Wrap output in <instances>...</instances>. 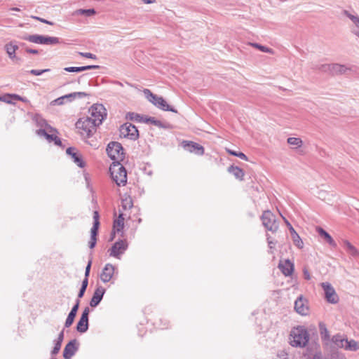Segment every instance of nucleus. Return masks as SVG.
<instances>
[{
    "instance_id": "obj_1",
    "label": "nucleus",
    "mask_w": 359,
    "mask_h": 359,
    "mask_svg": "<svg viewBox=\"0 0 359 359\" xmlns=\"http://www.w3.org/2000/svg\"><path fill=\"white\" fill-rule=\"evenodd\" d=\"M89 116L80 118L76 123L81 136L89 138L107 116L106 109L101 104H95L89 109Z\"/></svg>"
},
{
    "instance_id": "obj_2",
    "label": "nucleus",
    "mask_w": 359,
    "mask_h": 359,
    "mask_svg": "<svg viewBox=\"0 0 359 359\" xmlns=\"http://www.w3.org/2000/svg\"><path fill=\"white\" fill-rule=\"evenodd\" d=\"M290 344L293 347H305L309 340V334L304 326L294 327L290 334Z\"/></svg>"
},
{
    "instance_id": "obj_3",
    "label": "nucleus",
    "mask_w": 359,
    "mask_h": 359,
    "mask_svg": "<svg viewBox=\"0 0 359 359\" xmlns=\"http://www.w3.org/2000/svg\"><path fill=\"white\" fill-rule=\"evenodd\" d=\"M112 180L118 186H124L127 182V172L119 162H113L109 168Z\"/></svg>"
},
{
    "instance_id": "obj_4",
    "label": "nucleus",
    "mask_w": 359,
    "mask_h": 359,
    "mask_svg": "<svg viewBox=\"0 0 359 359\" xmlns=\"http://www.w3.org/2000/svg\"><path fill=\"white\" fill-rule=\"evenodd\" d=\"M20 39L31 43L41 45H56L60 43V39L55 36L39 34H25L19 36Z\"/></svg>"
},
{
    "instance_id": "obj_5",
    "label": "nucleus",
    "mask_w": 359,
    "mask_h": 359,
    "mask_svg": "<svg viewBox=\"0 0 359 359\" xmlns=\"http://www.w3.org/2000/svg\"><path fill=\"white\" fill-rule=\"evenodd\" d=\"M317 69L332 76H336L344 74L348 70H350L351 69L344 65L332 63L316 65V70Z\"/></svg>"
},
{
    "instance_id": "obj_6",
    "label": "nucleus",
    "mask_w": 359,
    "mask_h": 359,
    "mask_svg": "<svg viewBox=\"0 0 359 359\" xmlns=\"http://www.w3.org/2000/svg\"><path fill=\"white\" fill-rule=\"evenodd\" d=\"M143 92L147 99L156 107L163 111L177 112V111L173 107H170L162 97L152 93L149 89H144Z\"/></svg>"
},
{
    "instance_id": "obj_7",
    "label": "nucleus",
    "mask_w": 359,
    "mask_h": 359,
    "mask_svg": "<svg viewBox=\"0 0 359 359\" xmlns=\"http://www.w3.org/2000/svg\"><path fill=\"white\" fill-rule=\"evenodd\" d=\"M108 156L114 162H119L124 158V152L122 145L117 142H110L107 148Z\"/></svg>"
},
{
    "instance_id": "obj_8",
    "label": "nucleus",
    "mask_w": 359,
    "mask_h": 359,
    "mask_svg": "<svg viewBox=\"0 0 359 359\" xmlns=\"http://www.w3.org/2000/svg\"><path fill=\"white\" fill-rule=\"evenodd\" d=\"M36 135L46 140L49 143L54 142L57 146H61L62 142L57 137V131L53 127H48L47 129H39L36 131Z\"/></svg>"
},
{
    "instance_id": "obj_9",
    "label": "nucleus",
    "mask_w": 359,
    "mask_h": 359,
    "mask_svg": "<svg viewBox=\"0 0 359 359\" xmlns=\"http://www.w3.org/2000/svg\"><path fill=\"white\" fill-rule=\"evenodd\" d=\"M323 290V297L325 301L331 304H337L339 302V297L334 287L328 282L320 283Z\"/></svg>"
},
{
    "instance_id": "obj_10",
    "label": "nucleus",
    "mask_w": 359,
    "mask_h": 359,
    "mask_svg": "<svg viewBox=\"0 0 359 359\" xmlns=\"http://www.w3.org/2000/svg\"><path fill=\"white\" fill-rule=\"evenodd\" d=\"M341 14L351 21L350 31L353 35L359 39V15L354 11L350 12L345 9L341 11Z\"/></svg>"
},
{
    "instance_id": "obj_11",
    "label": "nucleus",
    "mask_w": 359,
    "mask_h": 359,
    "mask_svg": "<svg viewBox=\"0 0 359 359\" xmlns=\"http://www.w3.org/2000/svg\"><path fill=\"white\" fill-rule=\"evenodd\" d=\"M262 221L263 225L269 231L275 232L278 228V224L276 220V217L271 211H264L263 212Z\"/></svg>"
},
{
    "instance_id": "obj_12",
    "label": "nucleus",
    "mask_w": 359,
    "mask_h": 359,
    "mask_svg": "<svg viewBox=\"0 0 359 359\" xmlns=\"http://www.w3.org/2000/svg\"><path fill=\"white\" fill-rule=\"evenodd\" d=\"M128 246L126 240H119L115 242L111 249H109V255L120 259V256L125 252Z\"/></svg>"
},
{
    "instance_id": "obj_13",
    "label": "nucleus",
    "mask_w": 359,
    "mask_h": 359,
    "mask_svg": "<svg viewBox=\"0 0 359 359\" xmlns=\"http://www.w3.org/2000/svg\"><path fill=\"white\" fill-rule=\"evenodd\" d=\"M100 215L97 211H94L93 212V225L91 228L90 231V241L89 242V248H93L96 245L97 241V235L98 232V229L100 226V221H99Z\"/></svg>"
},
{
    "instance_id": "obj_14",
    "label": "nucleus",
    "mask_w": 359,
    "mask_h": 359,
    "mask_svg": "<svg viewBox=\"0 0 359 359\" xmlns=\"http://www.w3.org/2000/svg\"><path fill=\"white\" fill-rule=\"evenodd\" d=\"M316 232L318 233L319 241L328 244L330 247L336 248L337 245L328 232L320 226H316Z\"/></svg>"
},
{
    "instance_id": "obj_15",
    "label": "nucleus",
    "mask_w": 359,
    "mask_h": 359,
    "mask_svg": "<svg viewBox=\"0 0 359 359\" xmlns=\"http://www.w3.org/2000/svg\"><path fill=\"white\" fill-rule=\"evenodd\" d=\"M121 133L130 140H136L139 136L137 128L130 123H126L121 126Z\"/></svg>"
},
{
    "instance_id": "obj_16",
    "label": "nucleus",
    "mask_w": 359,
    "mask_h": 359,
    "mask_svg": "<svg viewBox=\"0 0 359 359\" xmlns=\"http://www.w3.org/2000/svg\"><path fill=\"white\" fill-rule=\"evenodd\" d=\"M90 309L86 307L83 311L81 316L77 323L76 330L80 333L86 332L88 329V315Z\"/></svg>"
},
{
    "instance_id": "obj_17",
    "label": "nucleus",
    "mask_w": 359,
    "mask_h": 359,
    "mask_svg": "<svg viewBox=\"0 0 359 359\" xmlns=\"http://www.w3.org/2000/svg\"><path fill=\"white\" fill-rule=\"evenodd\" d=\"M115 270L116 267L111 264H105L100 275V280L104 283L109 282L114 276Z\"/></svg>"
},
{
    "instance_id": "obj_18",
    "label": "nucleus",
    "mask_w": 359,
    "mask_h": 359,
    "mask_svg": "<svg viewBox=\"0 0 359 359\" xmlns=\"http://www.w3.org/2000/svg\"><path fill=\"white\" fill-rule=\"evenodd\" d=\"M182 146L186 150L191 153H194L197 155H203L204 154V148L196 142L184 141Z\"/></svg>"
},
{
    "instance_id": "obj_19",
    "label": "nucleus",
    "mask_w": 359,
    "mask_h": 359,
    "mask_svg": "<svg viewBox=\"0 0 359 359\" xmlns=\"http://www.w3.org/2000/svg\"><path fill=\"white\" fill-rule=\"evenodd\" d=\"M66 153L69 155L73 161L80 168L84 167V163L82 160L81 154L74 147H69L66 150Z\"/></svg>"
},
{
    "instance_id": "obj_20",
    "label": "nucleus",
    "mask_w": 359,
    "mask_h": 359,
    "mask_svg": "<svg viewBox=\"0 0 359 359\" xmlns=\"http://www.w3.org/2000/svg\"><path fill=\"white\" fill-rule=\"evenodd\" d=\"M78 346L76 339L70 341L65 347L63 357L65 359H70L77 351Z\"/></svg>"
},
{
    "instance_id": "obj_21",
    "label": "nucleus",
    "mask_w": 359,
    "mask_h": 359,
    "mask_svg": "<svg viewBox=\"0 0 359 359\" xmlns=\"http://www.w3.org/2000/svg\"><path fill=\"white\" fill-rule=\"evenodd\" d=\"M105 289L103 287H97L95 289L93 295L90 301V306L91 307H96L102 301Z\"/></svg>"
},
{
    "instance_id": "obj_22",
    "label": "nucleus",
    "mask_w": 359,
    "mask_h": 359,
    "mask_svg": "<svg viewBox=\"0 0 359 359\" xmlns=\"http://www.w3.org/2000/svg\"><path fill=\"white\" fill-rule=\"evenodd\" d=\"M295 311L302 316H306L309 312L306 300L302 297H299L294 302Z\"/></svg>"
},
{
    "instance_id": "obj_23",
    "label": "nucleus",
    "mask_w": 359,
    "mask_h": 359,
    "mask_svg": "<svg viewBox=\"0 0 359 359\" xmlns=\"http://www.w3.org/2000/svg\"><path fill=\"white\" fill-rule=\"evenodd\" d=\"M79 304H80V300L76 299L75 304L72 308V309H71L70 312L69 313L68 316L66 319V321L65 323V327H70L72 325V323H74V318L76 316L78 309L79 308Z\"/></svg>"
},
{
    "instance_id": "obj_24",
    "label": "nucleus",
    "mask_w": 359,
    "mask_h": 359,
    "mask_svg": "<svg viewBox=\"0 0 359 359\" xmlns=\"http://www.w3.org/2000/svg\"><path fill=\"white\" fill-rule=\"evenodd\" d=\"M278 267L282 273L286 276H290L294 270L293 264L288 259L285 260L284 262H280Z\"/></svg>"
},
{
    "instance_id": "obj_25",
    "label": "nucleus",
    "mask_w": 359,
    "mask_h": 359,
    "mask_svg": "<svg viewBox=\"0 0 359 359\" xmlns=\"http://www.w3.org/2000/svg\"><path fill=\"white\" fill-rule=\"evenodd\" d=\"M348 339L343 334H337L332 338V343L338 348H343L345 349Z\"/></svg>"
},
{
    "instance_id": "obj_26",
    "label": "nucleus",
    "mask_w": 359,
    "mask_h": 359,
    "mask_svg": "<svg viewBox=\"0 0 359 359\" xmlns=\"http://www.w3.org/2000/svg\"><path fill=\"white\" fill-rule=\"evenodd\" d=\"M19 48L15 42L11 41L5 45V50L10 59L14 60L16 58L15 52Z\"/></svg>"
},
{
    "instance_id": "obj_27",
    "label": "nucleus",
    "mask_w": 359,
    "mask_h": 359,
    "mask_svg": "<svg viewBox=\"0 0 359 359\" xmlns=\"http://www.w3.org/2000/svg\"><path fill=\"white\" fill-rule=\"evenodd\" d=\"M98 65H88V66H83V67H65L64 69L65 71L68 72H81L86 70L89 69H98Z\"/></svg>"
},
{
    "instance_id": "obj_28",
    "label": "nucleus",
    "mask_w": 359,
    "mask_h": 359,
    "mask_svg": "<svg viewBox=\"0 0 359 359\" xmlns=\"http://www.w3.org/2000/svg\"><path fill=\"white\" fill-rule=\"evenodd\" d=\"M124 227V218L123 213H120L118 217L114 220L113 229L114 232H122Z\"/></svg>"
},
{
    "instance_id": "obj_29",
    "label": "nucleus",
    "mask_w": 359,
    "mask_h": 359,
    "mask_svg": "<svg viewBox=\"0 0 359 359\" xmlns=\"http://www.w3.org/2000/svg\"><path fill=\"white\" fill-rule=\"evenodd\" d=\"M343 246L346 249V252L353 257L359 256V252L348 241H343Z\"/></svg>"
},
{
    "instance_id": "obj_30",
    "label": "nucleus",
    "mask_w": 359,
    "mask_h": 359,
    "mask_svg": "<svg viewBox=\"0 0 359 359\" xmlns=\"http://www.w3.org/2000/svg\"><path fill=\"white\" fill-rule=\"evenodd\" d=\"M88 95L87 93L84 92H74L69 94L65 95V97H66L67 102H72L75 99H81Z\"/></svg>"
},
{
    "instance_id": "obj_31",
    "label": "nucleus",
    "mask_w": 359,
    "mask_h": 359,
    "mask_svg": "<svg viewBox=\"0 0 359 359\" xmlns=\"http://www.w3.org/2000/svg\"><path fill=\"white\" fill-rule=\"evenodd\" d=\"M228 171L234 175V177L239 180H243L244 176V172L242 169L237 166H230L228 168Z\"/></svg>"
},
{
    "instance_id": "obj_32",
    "label": "nucleus",
    "mask_w": 359,
    "mask_h": 359,
    "mask_svg": "<svg viewBox=\"0 0 359 359\" xmlns=\"http://www.w3.org/2000/svg\"><path fill=\"white\" fill-rule=\"evenodd\" d=\"M144 121L147 123H149L154 126H156L158 128H168L170 126L168 123H163L161 121L157 120L154 117H149L148 118H146V120Z\"/></svg>"
},
{
    "instance_id": "obj_33",
    "label": "nucleus",
    "mask_w": 359,
    "mask_h": 359,
    "mask_svg": "<svg viewBox=\"0 0 359 359\" xmlns=\"http://www.w3.org/2000/svg\"><path fill=\"white\" fill-rule=\"evenodd\" d=\"M34 120L35 121L36 126L40 128L39 129H47L48 127H51L40 115H36Z\"/></svg>"
},
{
    "instance_id": "obj_34",
    "label": "nucleus",
    "mask_w": 359,
    "mask_h": 359,
    "mask_svg": "<svg viewBox=\"0 0 359 359\" xmlns=\"http://www.w3.org/2000/svg\"><path fill=\"white\" fill-rule=\"evenodd\" d=\"M319 330L321 338L323 341H329L330 340V334L326 327L325 324L320 322L319 323Z\"/></svg>"
},
{
    "instance_id": "obj_35",
    "label": "nucleus",
    "mask_w": 359,
    "mask_h": 359,
    "mask_svg": "<svg viewBox=\"0 0 359 359\" xmlns=\"http://www.w3.org/2000/svg\"><path fill=\"white\" fill-rule=\"evenodd\" d=\"M96 13V11L94 8L89 9H78L75 11L74 15H86V16H92Z\"/></svg>"
},
{
    "instance_id": "obj_36",
    "label": "nucleus",
    "mask_w": 359,
    "mask_h": 359,
    "mask_svg": "<svg viewBox=\"0 0 359 359\" xmlns=\"http://www.w3.org/2000/svg\"><path fill=\"white\" fill-rule=\"evenodd\" d=\"M133 206V199L130 196H126L121 200V207L124 210H129Z\"/></svg>"
},
{
    "instance_id": "obj_37",
    "label": "nucleus",
    "mask_w": 359,
    "mask_h": 359,
    "mask_svg": "<svg viewBox=\"0 0 359 359\" xmlns=\"http://www.w3.org/2000/svg\"><path fill=\"white\" fill-rule=\"evenodd\" d=\"M287 143L293 147L294 149H297L302 147V141L298 137H289L287 140Z\"/></svg>"
},
{
    "instance_id": "obj_38",
    "label": "nucleus",
    "mask_w": 359,
    "mask_h": 359,
    "mask_svg": "<svg viewBox=\"0 0 359 359\" xmlns=\"http://www.w3.org/2000/svg\"><path fill=\"white\" fill-rule=\"evenodd\" d=\"M359 349L358 343L354 339L347 340L345 350L355 351Z\"/></svg>"
},
{
    "instance_id": "obj_39",
    "label": "nucleus",
    "mask_w": 359,
    "mask_h": 359,
    "mask_svg": "<svg viewBox=\"0 0 359 359\" xmlns=\"http://www.w3.org/2000/svg\"><path fill=\"white\" fill-rule=\"evenodd\" d=\"M250 45L251 46L254 47V48H256L259 49L262 52L268 53H271V54L273 53V49H271L270 48H268L266 46L260 45L259 43H250Z\"/></svg>"
},
{
    "instance_id": "obj_40",
    "label": "nucleus",
    "mask_w": 359,
    "mask_h": 359,
    "mask_svg": "<svg viewBox=\"0 0 359 359\" xmlns=\"http://www.w3.org/2000/svg\"><path fill=\"white\" fill-rule=\"evenodd\" d=\"M15 94H6L0 96V100L8 104H15Z\"/></svg>"
},
{
    "instance_id": "obj_41",
    "label": "nucleus",
    "mask_w": 359,
    "mask_h": 359,
    "mask_svg": "<svg viewBox=\"0 0 359 359\" xmlns=\"http://www.w3.org/2000/svg\"><path fill=\"white\" fill-rule=\"evenodd\" d=\"M126 118L130 121H136L138 122L142 121V117L136 113L134 112H129L126 115Z\"/></svg>"
},
{
    "instance_id": "obj_42",
    "label": "nucleus",
    "mask_w": 359,
    "mask_h": 359,
    "mask_svg": "<svg viewBox=\"0 0 359 359\" xmlns=\"http://www.w3.org/2000/svg\"><path fill=\"white\" fill-rule=\"evenodd\" d=\"M294 244L299 248H303V242L297 233H293L292 237Z\"/></svg>"
},
{
    "instance_id": "obj_43",
    "label": "nucleus",
    "mask_w": 359,
    "mask_h": 359,
    "mask_svg": "<svg viewBox=\"0 0 359 359\" xmlns=\"http://www.w3.org/2000/svg\"><path fill=\"white\" fill-rule=\"evenodd\" d=\"M227 151L229 154H231L232 156L239 157L240 158L245 160V161L248 160L246 155L242 152H237V151H232L230 149H227Z\"/></svg>"
},
{
    "instance_id": "obj_44",
    "label": "nucleus",
    "mask_w": 359,
    "mask_h": 359,
    "mask_svg": "<svg viewBox=\"0 0 359 359\" xmlns=\"http://www.w3.org/2000/svg\"><path fill=\"white\" fill-rule=\"evenodd\" d=\"M50 69H32L30 70L29 72L33 75H35V76H40L41 74H43V73L45 72H49Z\"/></svg>"
},
{
    "instance_id": "obj_45",
    "label": "nucleus",
    "mask_w": 359,
    "mask_h": 359,
    "mask_svg": "<svg viewBox=\"0 0 359 359\" xmlns=\"http://www.w3.org/2000/svg\"><path fill=\"white\" fill-rule=\"evenodd\" d=\"M61 345L62 344L57 342L55 341V346L51 351V354L52 355H56L58 353V352L60 351V348H61Z\"/></svg>"
},
{
    "instance_id": "obj_46",
    "label": "nucleus",
    "mask_w": 359,
    "mask_h": 359,
    "mask_svg": "<svg viewBox=\"0 0 359 359\" xmlns=\"http://www.w3.org/2000/svg\"><path fill=\"white\" fill-rule=\"evenodd\" d=\"M79 55L81 56L86 57V58H90L95 60L97 58V56L91 53H79Z\"/></svg>"
},
{
    "instance_id": "obj_47",
    "label": "nucleus",
    "mask_w": 359,
    "mask_h": 359,
    "mask_svg": "<svg viewBox=\"0 0 359 359\" xmlns=\"http://www.w3.org/2000/svg\"><path fill=\"white\" fill-rule=\"evenodd\" d=\"M54 102L56 104L61 105L63 104L65 102H67L66 100V97H65V95L60 97L54 100Z\"/></svg>"
},
{
    "instance_id": "obj_48",
    "label": "nucleus",
    "mask_w": 359,
    "mask_h": 359,
    "mask_svg": "<svg viewBox=\"0 0 359 359\" xmlns=\"http://www.w3.org/2000/svg\"><path fill=\"white\" fill-rule=\"evenodd\" d=\"M91 264H92V259H90L88 261V264H87V266L86 267L85 276H86V277L89 276L90 271Z\"/></svg>"
},
{
    "instance_id": "obj_49",
    "label": "nucleus",
    "mask_w": 359,
    "mask_h": 359,
    "mask_svg": "<svg viewBox=\"0 0 359 359\" xmlns=\"http://www.w3.org/2000/svg\"><path fill=\"white\" fill-rule=\"evenodd\" d=\"M32 18L36 19V20H39V21H40V22H43V23H46V24L50 25H52L53 24L52 22H50V21H48L47 20H45L43 18H41L39 17L34 16Z\"/></svg>"
},
{
    "instance_id": "obj_50",
    "label": "nucleus",
    "mask_w": 359,
    "mask_h": 359,
    "mask_svg": "<svg viewBox=\"0 0 359 359\" xmlns=\"http://www.w3.org/2000/svg\"><path fill=\"white\" fill-rule=\"evenodd\" d=\"M14 99H15V102L16 100L22 101L23 102H27L28 101L26 97H20V95H16V94L14 95Z\"/></svg>"
},
{
    "instance_id": "obj_51",
    "label": "nucleus",
    "mask_w": 359,
    "mask_h": 359,
    "mask_svg": "<svg viewBox=\"0 0 359 359\" xmlns=\"http://www.w3.org/2000/svg\"><path fill=\"white\" fill-rule=\"evenodd\" d=\"M304 359H314V353L312 351L304 354Z\"/></svg>"
},
{
    "instance_id": "obj_52",
    "label": "nucleus",
    "mask_w": 359,
    "mask_h": 359,
    "mask_svg": "<svg viewBox=\"0 0 359 359\" xmlns=\"http://www.w3.org/2000/svg\"><path fill=\"white\" fill-rule=\"evenodd\" d=\"M88 284V277L85 276L84 279L82 281L81 287L83 288L86 289Z\"/></svg>"
},
{
    "instance_id": "obj_53",
    "label": "nucleus",
    "mask_w": 359,
    "mask_h": 359,
    "mask_svg": "<svg viewBox=\"0 0 359 359\" xmlns=\"http://www.w3.org/2000/svg\"><path fill=\"white\" fill-rule=\"evenodd\" d=\"M64 339V330L60 332V333L58 334L57 339L56 341L62 344V341Z\"/></svg>"
},
{
    "instance_id": "obj_54",
    "label": "nucleus",
    "mask_w": 359,
    "mask_h": 359,
    "mask_svg": "<svg viewBox=\"0 0 359 359\" xmlns=\"http://www.w3.org/2000/svg\"><path fill=\"white\" fill-rule=\"evenodd\" d=\"M86 290V289H85V288H83V287L80 288V290H79V294H78V299H77L79 300L80 298H82L83 297Z\"/></svg>"
},
{
    "instance_id": "obj_55",
    "label": "nucleus",
    "mask_w": 359,
    "mask_h": 359,
    "mask_svg": "<svg viewBox=\"0 0 359 359\" xmlns=\"http://www.w3.org/2000/svg\"><path fill=\"white\" fill-rule=\"evenodd\" d=\"M285 222H286L287 225L289 227V229H290V233H291V237H292L293 236V233H297V232L294 231L293 227L291 226V224L287 221L285 220Z\"/></svg>"
},
{
    "instance_id": "obj_56",
    "label": "nucleus",
    "mask_w": 359,
    "mask_h": 359,
    "mask_svg": "<svg viewBox=\"0 0 359 359\" xmlns=\"http://www.w3.org/2000/svg\"><path fill=\"white\" fill-rule=\"evenodd\" d=\"M26 52L30 54H38L39 51L36 49L26 48Z\"/></svg>"
},
{
    "instance_id": "obj_57",
    "label": "nucleus",
    "mask_w": 359,
    "mask_h": 359,
    "mask_svg": "<svg viewBox=\"0 0 359 359\" xmlns=\"http://www.w3.org/2000/svg\"><path fill=\"white\" fill-rule=\"evenodd\" d=\"M304 276L305 279L309 280L311 278L310 274L306 269L304 270Z\"/></svg>"
},
{
    "instance_id": "obj_58",
    "label": "nucleus",
    "mask_w": 359,
    "mask_h": 359,
    "mask_svg": "<svg viewBox=\"0 0 359 359\" xmlns=\"http://www.w3.org/2000/svg\"><path fill=\"white\" fill-rule=\"evenodd\" d=\"M142 1L146 4H150L154 3L156 0H142Z\"/></svg>"
},
{
    "instance_id": "obj_59",
    "label": "nucleus",
    "mask_w": 359,
    "mask_h": 359,
    "mask_svg": "<svg viewBox=\"0 0 359 359\" xmlns=\"http://www.w3.org/2000/svg\"><path fill=\"white\" fill-rule=\"evenodd\" d=\"M316 359H322L321 358V353L318 352L316 350Z\"/></svg>"
},
{
    "instance_id": "obj_60",
    "label": "nucleus",
    "mask_w": 359,
    "mask_h": 359,
    "mask_svg": "<svg viewBox=\"0 0 359 359\" xmlns=\"http://www.w3.org/2000/svg\"><path fill=\"white\" fill-rule=\"evenodd\" d=\"M268 242H269V248H273V245H272L273 244V242H272V241H269Z\"/></svg>"
},
{
    "instance_id": "obj_61",
    "label": "nucleus",
    "mask_w": 359,
    "mask_h": 359,
    "mask_svg": "<svg viewBox=\"0 0 359 359\" xmlns=\"http://www.w3.org/2000/svg\"><path fill=\"white\" fill-rule=\"evenodd\" d=\"M11 10L12 11H20V9L18 8H16V7L12 8Z\"/></svg>"
},
{
    "instance_id": "obj_62",
    "label": "nucleus",
    "mask_w": 359,
    "mask_h": 359,
    "mask_svg": "<svg viewBox=\"0 0 359 359\" xmlns=\"http://www.w3.org/2000/svg\"><path fill=\"white\" fill-rule=\"evenodd\" d=\"M116 83H117L118 85L121 86H123V84H122L121 82H119V81H117V82H116Z\"/></svg>"
}]
</instances>
